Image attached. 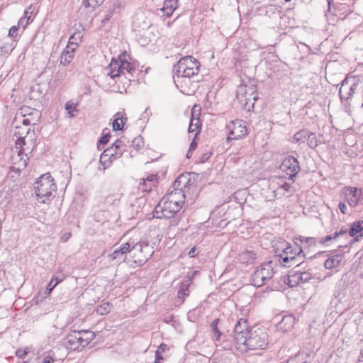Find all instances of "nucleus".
<instances>
[{"label": "nucleus", "instance_id": "obj_43", "mask_svg": "<svg viewBox=\"0 0 363 363\" xmlns=\"http://www.w3.org/2000/svg\"><path fill=\"white\" fill-rule=\"evenodd\" d=\"M65 109L67 111L69 117H72L74 116V112H78L77 105L74 103L72 102L71 101L66 103Z\"/></svg>", "mask_w": 363, "mask_h": 363}, {"label": "nucleus", "instance_id": "obj_34", "mask_svg": "<svg viewBox=\"0 0 363 363\" xmlns=\"http://www.w3.org/2000/svg\"><path fill=\"white\" fill-rule=\"evenodd\" d=\"M65 279V276L63 274L60 275H54L49 284L47 286V291L48 293H51L52 291L55 289V287L60 282H62Z\"/></svg>", "mask_w": 363, "mask_h": 363}, {"label": "nucleus", "instance_id": "obj_5", "mask_svg": "<svg viewBox=\"0 0 363 363\" xmlns=\"http://www.w3.org/2000/svg\"><path fill=\"white\" fill-rule=\"evenodd\" d=\"M279 257V262L284 267H298L303 262L304 254L302 247L296 244L292 247L289 243L284 247L282 252L278 255Z\"/></svg>", "mask_w": 363, "mask_h": 363}, {"label": "nucleus", "instance_id": "obj_13", "mask_svg": "<svg viewBox=\"0 0 363 363\" xmlns=\"http://www.w3.org/2000/svg\"><path fill=\"white\" fill-rule=\"evenodd\" d=\"M247 322L245 319H240L238 321L233 330V340L236 349L249 333Z\"/></svg>", "mask_w": 363, "mask_h": 363}, {"label": "nucleus", "instance_id": "obj_57", "mask_svg": "<svg viewBox=\"0 0 363 363\" xmlns=\"http://www.w3.org/2000/svg\"><path fill=\"white\" fill-rule=\"evenodd\" d=\"M54 361L55 359L51 356L48 355L43 358L42 363H52Z\"/></svg>", "mask_w": 363, "mask_h": 363}, {"label": "nucleus", "instance_id": "obj_25", "mask_svg": "<svg viewBox=\"0 0 363 363\" xmlns=\"http://www.w3.org/2000/svg\"><path fill=\"white\" fill-rule=\"evenodd\" d=\"M343 259L342 254H337L329 257L324 263V266L328 269H332L337 267Z\"/></svg>", "mask_w": 363, "mask_h": 363}, {"label": "nucleus", "instance_id": "obj_28", "mask_svg": "<svg viewBox=\"0 0 363 363\" xmlns=\"http://www.w3.org/2000/svg\"><path fill=\"white\" fill-rule=\"evenodd\" d=\"M257 258V253L252 250H245L240 255L239 259L242 263L250 264L252 263Z\"/></svg>", "mask_w": 363, "mask_h": 363}, {"label": "nucleus", "instance_id": "obj_21", "mask_svg": "<svg viewBox=\"0 0 363 363\" xmlns=\"http://www.w3.org/2000/svg\"><path fill=\"white\" fill-rule=\"evenodd\" d=\"M190 185L191 184L189 174H182L174 180L172 188L185 191Z\"/></svg>", "mask_w": 363, "mask_h": 363}, {"label": "nucleus", "instance_id": "obj_39", "mask_svg": "<svg viewBox=\"0 0 363 363\" xmlns=\"http://www.w3.org/2000/svg\"><path fill=\"white\" fill-rule=\"evenodd\" d=\"M299 240L301 244H306L308 246L316 245L319 242V239L313 237L300 236Z\"/></svg>", "mask_w": 363, "mask_h": 363}, {"label": "nucleus", "instance_id": "obj_64", "mask_svg": "<svg viewBox=\"0 0 363 363\" xmlns=\"http://www.w3.org/2000/svg\"><path fill=\"white\" fill-rule=\"evenodd\" d=\"M358 197H360L363 199V191L361 189H359Z\"/></svg>", "mask_w": 363, "mask_h": 363}, {"label": "nucleus", "instance_id": "obj_11", "mask_svg": "<svg viewBox=\"0 0 363 363\" xmlns=\"http://www.w3.org/2000/svg\"><path fill=\"white\" fill-rule=\"evenodd\" d=\"M156 208L161 211L163 217L170 218L180 211L182 206H179L177 201H172L169 199H165V197L164 196Z\"/></svg>", "mask_w": 363, "mask_h": 363}, {"label": "nucleus", "instance_id": "obj_27", "mask_svg": "<svg viewBox=\"0 0 363 363\" xmlns=\"http://www.w3.org/2000/svg\"><path fill=\"white\" fill-rule=\"evenodd\" d=\"M295 318L291 315H284L279 322L281 329L287 331L293 328L295 324Z\"/></svg>", "mask_w": 363, "mask_h": 363}, {"label": "nucleus", "instance_id": "obj_48", "mask_svg": "<svg viewBox=\"0 0 363 363\" xmlns=\"http://www.w3.org/2000/svg\"><path fill=\"white\" fill-rule=\"evenodd\" d=\"M178 0H164L162 7L176 10L178 8Z\"/></svg>", "mask_w": 363, "mask_h": 363}, {"label": "nucleus", "instance_id": "obj_1", "mask_svg": "<svg viewBox=\"0 0 363 363\" xmlns=\"http://www.w3.org/2000/svg\"><path fill=\"white\" fill-rule=\"evenodd\" d=\"M267 344L268 335L266 331L263 328H252L237 350L242 353H246L250 350H263Z\"/></svg>", "mask_w": 363, "mask_h": 363}, {"label": "nucleus", "instance_id": "obj_53", "mask_svg": "<svg viewBox=\"0 0 363 363\" xmlns=\"http://www.w3.org/2000/svg\"><path fill=\"white\" fill-rule=\"evenodd\" d=\"M114 11H115L114 9L109 10L108 13L103 18L102 22L104 23L108 22L112 18Z\"/></svg>", "mask_w": 363, "mask_h": 363}, {"label": "nucleus", "instance_id": "obj_46", "mask_svg": "<svg viewBox=\"0 0 363 363\" xmlns=\"http://www.w3.org/2000/svg\"><path fill=\"white\" fill-rule=\"evenodd\" d=\"M131 145L135 150H138L144 145V141L141 136L135 137L133 140Z\"/></svg>", "mask_w": 363, "mask_h": 363}, {"label": "nucleus", "instance_id": "obj_24", "mask_svg": "<svg viewBox=\"0 0 363 363\" xmlns=\"http://www.w3.org/2000/svg\"><path fill=\"white\" fill-rule=\"evenodd\" d=\"M158 176L157 174H151L143 178L141 180L143 182L140 183L142 189L144 191H150L152 186H155L157 183Z\"/></svg>", "mask_w": 363, "mask_h": 363}, {"label": "nucleus", "instance_id": "obj_50", "mask_svg": "<svg viewBox=\"0 0 363 363\" xmlns=\"http://www.w3.org/2000/svg\"><path fill=\"white\" fill-rule=\"evenodd\" d=\"M18 27L16 26H12L9 31V36L12 38H16L18 36Z\"/></svg>", "mask_w": 363, "mask_h": 363}, {"label": "nucleus", "instance_id": "obj_62", "mask_svg": "<svg viewBox=\"0 0 363 363\" xmlns=\"http://www.w3.org/2000/svg\"><path fill=\"white\" fill-rule=\"evenodd\" d=\"M209 157V155L208 154H203L201 157V162H205L206 160H207Z\"/></svg>", "mask_w": 363, "mask_h": 363}, {"label": "nucleus", "instance_id": "obj_18", "mask_svg": "<svg viewBox=\"0 0 363 363\" xmlns=\"http://www.w3.org/2000/svg\"><path fill=\"white\" fill-rule=\"evenodd\" d=\"M28 160L27 155H23L21 150L18 151V155L12 157L13 166L12 170L20 172L23 170Z\"/></svg>", "mask_w": 363, "mask_h": 363}, {"label": "nucleus", "instance_id": "obj_63", "mask_svg": "<svg viewBox=\"0 0 363 363\" xmlns=\"http://www.w3.org/2000/svg\"><path fill=\"white\" fill-rule=\"evenodd\" d=\"M333 0H328V11H330L332 6H333Z\"/></svg>", "mask_w": 363, "mask_h": 363}, {"label": "nucleus", "instance_id": "obj_26", "mask_svg": "<svg viewBox=\"0 0 363 363\" xmlns=\"http://www.w3.org/2000/svg\"><path fill=\"white\" fill-rule=\"evenodd\" d=\"M18 133L20 135H23L25 134L24 136L23 137H21L18 139V141L16 143L17 145H26V138H29V140L30 141L33 140L35 138H34V136H35V133H34V130H33L31 131V128L30 127L26 128V130H22L21 132L18 131Z\"/></svg>", "mask_w": 363, "mask_h": 363}, {"label": "nucleus", "instance_id": "obj_31", "mask_svg": "<svg viewBox=\"0 0 363 363\" xmlns=\"http://www.w3.org/2000/svg\"><path fill=\"white\" fill-rule=\"evenodd\" d=\"M33 113L31 116L30 118L23 117L21 123L23 125L26 126H30L35 125L40 118V111H33Z\"/></svg>", "mask_w": 363, "mask_h": 363}, {"label": "nucleus", "instance_id": "obj_15", "mask_svg": "<svg viewBox=\"0 0 363 363\" xmlns=\"http://www.w3.org/2000/svg\"><path fill=\"white\" fill-rule=\"evenodd\" d=\"M123 65V55H120L118 60L113 59L106 69L108 71V75L111 79H115L119 77L121 74H125L123 69H122Z\"/></svg>", "mask_w": 363, "mask_h": 363}, {"label": "nucleus", "instance_id": "obj_8", "mask_svg": "<svg viewBox=\"0 0 363 363\" xmlns=\"http://www.w3.org/2000/svg\"><path fill=\"white\" fill-rule=\"evenodd\" d=\"M153 252V247L147 242L133 243L131 257L134 262L140 266L144 264L152 257Z\"/></svg>", "mask_w": 363, "mask_h": 363}, {"label": "nucleus", "instance_id": "obj_58", "mask_svg": "<svg viewBox=\"0 0 363 363\" xmlns=\"http://www.w3.org/2000/svg\"><path fill=\"white\" fill-rule=\"evenodd\" d=\"M197 255L196 253V247H192L189 252H188V255L190 257H196V255Z\"/></svg>", "mask_w": 363, "mask_h": 363}, {"label": "nucleus", "instance_id": "obj_55", "mask_svg": "<svg viewBox=\"0 0 363 363\" xmlns=\"http://www.w3.org/2000/svg\"><path fill=\"white\" fill-rule=\"evenodd\" d=\"M338 208L340 211L343 213H347V206L346 204L344 202H340L338 204Z\"/></svg>", "mask_w": 363, "mask_h": 363}, {"label": "nucleus", "instance_id": "obj_59", "mask_svg": "<svg viewBox=\"0 0 363 363\" xmlns=\"http://www.w3.org/2000/svg\"><path fill=\"white\" fill-rule=\"evenodd\" d=\"M196 147H197V143H196V141H194V140H193V141L191 143L190 145H189V152H194V151L196 150Z\"/></svg>", "mask_w": 363, "mask_h": 363}, {"label": "nucleus", "instance_id": "obj_44", "mask_svg": "<svg viewBox=\"0 0 363 363\" xmlns=\"http://www.w3.org/2000/svg\"><path fill=\"white\" fill-rule=\"evenodd\" d=\"M123 69L124 70L125 74L126 73L131 74L132 71L134 69L133 65L126 60L125 55H123L122 69Z\"/></svg>", "mask_w": 363, "mask_h": 363}, {"label": "nucleus", "instance_id": "obj_60", "mask_svg": "<svg viewBox=\"0 0 363 363\" xmlns=\"http://www.w3.org/2000/svg\"><path fill=\"white\" fill-rule=\"evenodd\" d=\"M163 357L160 355V353L158 352V350L155 352V363H160V360H162Z\"/></svg>", "mask_w": 363, "mask_h": 363}, {"label": "nucleus", "instance_id": "obj_4", "mask_svg": "<svg viewBox=\"0 0 363 363\" xmlns=\"http://www.w3.org/2000/svg\"><path fill=\"white\" fill-rule=\"evenodd\" d=\"M35 190L39 202L46 203L52 200L54 197L52 194L56 191L57 186L50 173H45L38 178Z\"/></svg>", "mask_w": 363, "mask_h": 363}, {"label": "nucleus", "instance_id": "obj_29", "mask_svg": "<svg viewBox=\"0 0 363 363\" xmlns=\"http://www.w3.org/2000/svg\"><path fill=\"white\" fill-rule=\"evenodd\" d=\"M116 118L113 122V128L114 130H121L123 128V125L127 121V118L124 116V114L118 112L116 115Z\"/></svg>", "mask_w": 363, "mask_h": 363}, {"label": "nucleus", "instance_id": "obj_32", "mask_svg": "<svg viewBox=\"0 0 363 363\" xmlns=\"http://www.w3.org/2000/svg\"><path fill=\"white\" fill-rule=\"evenodd\" d=\"M310 131L306 129L301 130L294 134L293 138V142L296 143H304L306 142L307 137Z\"/></svg>", "mask_w": 363, "mask_h": 363}, {"label": "nucleus", "instance_id": "obj_49", "mask_svg": "<svg viewBox=\"0 0 363 363\" xmlns=\"http://www.w3.org/2000/svg\"><path fill=\"white\" fill-rule=\"evenodd\" d=\"M279 179L281 180V183H278L279 187L277 189V190L274 191V192H276L281 189H283L284 191L283 194H284L285 192H289L291 189V184L287 182H284L281 178H279Z\"/></svg>", "mask_w": 363, "mask_h": 363}, {"label": "nucleus", "instance_id": "obj_37", "mask_svg": "<svg viewBox=\"0 0 363 363\" xmlns=\"http://www.w3.org/2000/svg\"><path fill=\"white\" fill-rule=\"evenodd\" d=\"M104 0H83L82 5L87 9H90V11L94 10L96 7L101 5Z\"/></svg>", "mask_w": 363, "mask_h": 363}, {"label": "nucleus", "instance_id": "obj_17", "mask_svg": "<svg viewBox=\"0 0 363 363\" xmlns=\"http://www.w3.org/2000/svg\"><path fill=\"white\" fill-rule=\"evenodd\" d=\"M132 245L133 242H127L122 244L120 247L116 249L113 253L109 255L113 260L118 259L120 260H124L125 255L129 252L132 253Z\"/></svg>", "mask_w": 363, "mask_h": 363}, {"label": "nucleus", "instance_id": "obj_10", "mask_svg": "<svg viewBox=\"0 0 363 363\" xmlns=\"http://www.w3.org/2000/svg\"><path fill=\"white\" fill-rule=\"evenodd\" d=\"M280 169L289 175V179H291L293 182L301 171L299 162L294 156L286 157L282 162Z\"/></svg>", "mask_w": 363, "mask_h": 363}, {"label": "nucleus", "instance_id": "obj_52", "mask_svg": "<svg viewBox=\"0 0 363 363\" xmlns=\"http://www.w3.org/2000/svg\"><path fill=\"white\" fill-rule=\"evenodd\" d=\"M109 138H110L109 134H106V135H104V136H102L100 138V140L98 141V146H99L101 145H106L108 142Z\"/></svg>", "mask_w": 363, "mask_h": 363}, {"label": "nucleus", "instance_id": "obj_2", "mask_svg": "<svg viewBox=\"0 0 363 363\" xmlns=\"http://www.w3.org/2000/svg\"><path fill=\"white\" fill-rule=\"evenodd\" d=\"M236 97L245 110L247 111L252 110L255 102L258 99L256 82L254 80H249L247 84L238 86Z\"/></svg>", "mask_w": 363, "mask_h": 363}, {"label": "nucleus", "instance_id": "obj_14", "mask_svg": "<svg viewBox=\"0 0 363 363\" xmlns=\"http://www.w3.org/2000/svg\"><path fill=\"white\" fill-rule=\"evenodd\" d=\"M123 141L118 139L110 147L104 150V156L108 155L109 158L115 160L122 156L123 152L125 151Z\"/></svg>", "mask_w": 363, "mask_h": 363}, {"label": "nucleus", "instance_id": "obj_47", "mask_svg": "<svg viewBox=\"0 0 363 363\" xmlns=\"http://www.w3.org/2000/svg\"><path fill=\"white\" fill-rule=\"evenodd\" d=\"M33 111H38L36 109H33L30 107L26 106V107L21 108L20 114L22 115V117L30 118L32 114L33 113Z\"/></svg>", "mask_w": 363, "mask_h": 363}, {"label": "nucleus", "instance_id": "obj_35", "mask_svg": "<svg viewBox=\"0 0 363 363\" xmlns=\"http://www.w3.org/2000/svg\"><path fill=\"white\" fill-rule=\"evenodd\" d=\"M194 120L195 119L194 118V116L192 115L191 119L189 123L188 131L189 133L196 131L195 134V136H196L200 133L201 124L199 123V118L196 119V122L195 123H194Z\"/></svg>", "mask_w": 363, "mask_h": 363}, {"label": "nucleus", "instance_id": "obj_6", "mask_svg": "<svg viewBox=\"0 0 363 363\" xmlns=\"http://www.w3.org/2000/svg\"><path fill=\"white\" fill-rule=\"evenodd\" d=\"M94 337L95 334L91 331H74L66 336L64 344L67 349L75 351L87 346Z\"/></svg>", "mask_w": 363, "mask_h": 363}, {"label": "nucleus", "instance_id": "obj_38", "mask_svg": "<svg viewBox=\"0 0 363 363\" xmlns=\"http://www.w3.org/2000/svg\"><path fill=\"white\" fill-rule=\"evenodd\" d=\"M113 161V160L109 158L108 155H106V157H104L103 152L100 157V167H99V169H101L102 168L103 170L104 171L106 168L110 167Z\"/></svg>", "mask_w": 363, "mask_h": 363}, {"label": "nucleus", "instance_id": "obj_33", "mask_svg": "<svg viewBox=\"0 0 363 363\" xmlns=\"http://www.w3.org/2000/svg\"><path fill=\"white\" fill-rule=\"evenodd\" d=\"M363 230V220H359L354 222L350 230L349 235L350 237H354L358 233H361Z\"/></svg>", "mask_w": 363, "mask_h": 363}, {"label": "nucleus", "instance_id": "obj_16", "mask_svg": "<svg viewBox=\"0 0 363 363\" xmlns=\"http://www.w3.org/2000/svg\"><path fill=\"white\" fill-rule=\"evenodd\" d=\"M311 278L312 275L308 271L301 272L300 270H295L289 276V282H294V284H291V286H294L300 283H306L311 280Z\"/></svg>", "mask_w": 363, "mask_h": 363}, {"label": "nucleus", "instance_id": "obj_56", "mask_svg": "<svg viewBox=\"0 0 363 363\" xmlns=\"http://www.w3.org/2000/svg\"><path fill=\"white\" fill-rule=\"evenodd\" d=\"M347 230L346 228H342L339 232H335L333 234V238H337L340 235H346Z\"/></svg>", "mask_w": 363, "mask_h": 363}, {"label": "nucleus", "instance_id": "obj_30", "mask_svg": "<svg viewBox=\"0 0 363 363\" xmlns=\"http://www.w3.org/2000/svg\"><path fill=\"white\" fill-rule=\"evenodd\" d=\"M358 192L359 189L354 188V189H351L350 192L346 194L347 203L352 207H354L358 204L359 199H358Z\"/></svg>", "mask_w": 363, "mask_h": 363}, {"label": "nucleus", "instance_id": "obj_54", "mask_svg": "<svg viewBox=\"0 0 363 363\" xmlns=\"http://www.w3.org/2000/svg\"><path fill=\"white\" fill-rule=\"evenodd\" d=\"M335 238H333V235H327L326 237H325L323 238H320L319 239V243H320V244H325L328 242L332 240L333 239H335Z\"/></svg>", "mask_w": 363, "mask_h": 363}, {"label": "nucleus", "instance_id": "obj_9", "mask_svg": "<svg viewBox=\"0 0 363 363\" xmlns=\"http://www.w3.org/2000/svg\"><path fill=\"white\" fill-rule=\"evenodd\" d=\"M357 84L355 82L354 77H345L339 89V96L341 103L344 105L347 111L350 108V100L354 93Z\"/></svg>", "mask_w": 363, "mask_h": 363}, {"label": "nucleus", "instance_id": "obj_51", "mask_svg": "<svg viewBox=\"0 0 363 363\" xmlns=\"http://www.w3.org/2000/svg\"><path fill=\"white\" fill-rule=\"evenodd\" d=\"M28 353V348H26L24 350L18 349L16 352V355L20 359H23L27 355Z\"/></svg>", "mask_w": 363, "mask_h": 363}, {"label": "nucleus", "instance_id": "obj_36", "mask_svg": "<svg viewBox=\"0 0 363 363\" xmlns=\"http://www.w3.org/2000/svg\"><path fill=\"white\" fill-rule=\"evenodd\" d=\"M83 35L81 32H74L69 38L67 45L73 44L78 48L79 43L82 42Z\"/></svg>", "mask_w": 363, "mask_h": 363}, {"label": "nucleus", "instance_id": "obj_3", "mask_svg": "<svg viewBox=\"0 0 363 363\" xmlns=\"http://www.w3.org/2000/svg\"><path fill=\"white\" fill-rule=\"evenodd\" d=\"M200 63L192 56H186L181 58L174 65L172 72L173 77L177 79L185 77L190 78L196 75L199 72ZM176 83V79H174Z\"/></svg>", "mask_w": 363, "mask_h": 363}, {"label": "nucleus", "instance_id": "obj_45", "mask_svg": "<svg viewBox=\"0 0 363 363\" xmlns=\"http://www.w3.org/2000/svg\"><path fill=\"white\" fill-rule=\"evenodd\" d=\"M219 322V319H215L211 325L213 333H214V336L216 337V340H218L220 337L221 336V333L218 330V324Z\"/></svg>", "mask_w": 363, "mask_h": 363}, {"label": "nucleus", "instance_id": "obj_61", "mask_svg": "<svg viewBox=\"0 0 363 363\" xmlns=\"http://www.w3.org/2000/svg\"><path fill=\"white\" fill-rule=\"evenodd\" d=\"M166 348H167V345H164V344H161V345H160V347H159L158 350H158V352L160 353V351H162V352L164 351Z\"/></svg>", "mask_w": 363, "mask_h": 363}, {"label": "nucleus", "instance_id": "obj_42", "mask_svg": "<svg viewBox=\"0 0 363 363\" xmlns=\"http://www.w3.org/2000/svg\"><path fill=\"white\" fill-rule=\"evenodd\" d=\"M174 11L175 10H173L172 9H167L165 7H162L157 10V14L161 18H169L170 16H172Z\"/></svg>", "mask_w": 363, "mask_h": 363}, {"label": "nucleus", "instance_id": "obj_7", "mask_svg": "<svg viewBox=\"0 0 363 363\" xmlns=\"http://www.w3.org/2000/svg\"><path fill=\"white\" fill-rule=\"evenodd\" d=\"M274 273L272 261L262 263L252 274L251 284L256 287L266 285L272 279Z\"/></svg>", "mask_w": 363, "mask_h": 363}, {"label": "nucleus", "instance_id": "obj_22", "mask_svg": "<svg viewBox=\"0 0 363 363\" xmlns=\"http://www.w3.org/2000/svg\"><path fill=\"white\" fill-rule=\"evenodd\" d=\"M134 30L140 31L150 26V22L147 20L144 13H138L135 16L133 21Z\"/></svg>", "mask_w": 363, "mask_h": 363}, {"label": "nucleus", "instance_id": "obj_19", "mask_svg": "<svg viewBox=\"0 0 363 363\" xmlns=\"http://www.w3.org/2000/svg\"><path fill=\"white\" fill-rule=\"evenodd\" d=\"M76 50V45L73 44L67 45L65 49L61 54L60 63L63 66L68 65L72 62Z\"/></svg>", "mask_w": 363, "mask_h": 363}, {"label": "nucleus", "instance_id": "obj_41", "mask_svg": "<svg viewBox=\"0 0 363 363\" xmlns=\"http://www.w3.org/2000/svg\"><path fill=\"white\" fill-rule=\"evenodd\" d=\"M306 141L308 145L312 149H315L318 146L317 136L314 133H309Z\"/></svg>", "mask_w": 363, "mask_h": 363}, {"label": "nucleus", "instance_id": "obj_20", "mask_svg": "<svg viewBox=\"0 0 363 363\" xmlns=\"http://www.w3.org/2000/svg\"><path fill=\"white\" fill-rule=\"evenodd\" d=\"M191 284L190 277H187L180 284L179 289L177 292V302L180 304L183 303L186 297L189 294V288Z\"/></svg>", "mask_w": 363, "mask_h": 363}, {"label": "nucleus", "instance_id": "obj_40", "mask_svg": "<svg viewBox=\"0 0 363 363\" xmlns=\"http://www.w3.org/2000/svg\"><path fill=\"white\" fill-rule=\"evenodd\" d=\"M111 310V305L106 302L99 306L96 308V313L101 315L108 314Z\"/></svg>", "mask_w": 363, "mask_h": 363}, {"label": "nucleus", "instance_id": "obj_23", "mask_svg": "<svg viewBox=\"0 0 363 363\" xmlns=\"http://www.w3.org/2000/svg\"><path fill=\"white\" fill-rule=\"evenodd\" d=\"M164 197L165 199H169L172 201H177V203L182 207L185 200V191L173 189L166 194Z\"/></svg>", "mask_w": 363, "mask_h": 363}, {"label": "nucleus", "instance_id": "obj_12", "mask_svg": "<svg viewBox=\"0 0 363 363\" xmlns=\"http://www.w3.org/2000/svg\"><path fill=\"white\" fill-rule=\"evenodd\" d=\"M229 135L227 140H238L247 134V129L245 125V122L241 120H235L231 122L228 125Z\"/></svg>", "mask_w": 363, "mask_h": 363}]
</instances>
